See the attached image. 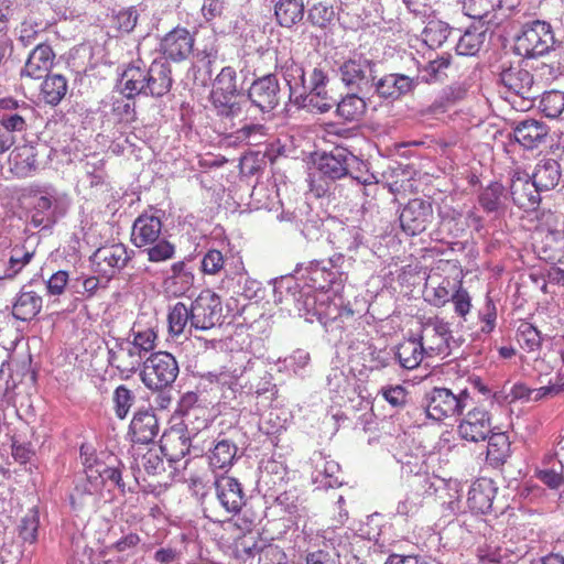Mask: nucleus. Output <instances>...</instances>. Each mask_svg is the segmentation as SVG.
Instances as JSON below:
<instances>
[{
  "label": "nucleus",
  "mask_w": 564,
  "mask_h": 564,
  "mask_svg": "<svg viewBox=\"0 0 564 564\" xmlns=\"http://www.w3.org/2000/svg\"><path fill=\"white\" fill-rule=\"evenodd\" d=\"M238 93L237 72L232 66H225L216 76L210 94L212 104L218 117L225 124V130L236 126L235 119H246L243 116L246 102L235 100Z\"/></svg>",
  "instance_id": "1"
},
{
  "label": "nucleus",
  "mask_w": 564,
  "mask_h": 564,
  "mask_svg": "<svg viewBox=\"0 0 564 564\" xmlns=\"http://www.w3.org/2000/svg\"><path fill=\"white\" fill-rule=\"evenodd\" d=\"M473 398L467 389L457 394L448 388L434 387L425 392L422 405L429 419L441 422L447 417L459 415L471 404Z\"/></svg>",
  "instance_id": "2"
},
{
  "label": "nucleus",
  "mask_w": 564,
  "mask_h": 564,
  "mask_svg": "<svg viewBox=\"0 0 564 564\" xmlns=\"http://www.w3.org/2000/svg\"><path fill=\"white\" fill-rule=\"evenodd\" d=\"M555 36L551 24L534 20L527 22L516 37L514 51L518 55L531 58L544 55L554 46Z\"/></svg>",
  "instance_id": "3"
},
{
  "label": "nucleus",
  "mask_w": 564,
  "mask_h": 564,
  "mask_svg": "<svg viewBox=\"0 0 564 564\" xmlns=\"http://www.w3.org/2000/svg\"><path fill=\"white\" fill-rule=\"evenodd\" d=\"M355 162H357V158L352 153L348 152L346 149L336 148L330 153L322 155L318 163V170L324 177L332 181L350 175V177L360 185H377L378 182L373 174H368L367 176H354L349 172V167Z\"/></svg>",
  "instance_id": "4"
},
{
  "label": "nucleus",
  "mask_w": 564,
  "mask_h": 564,
  "mask_svg": "<svg viewBox=\"0 0 564 564\" xmlns=\"http://www.w3.org/2000/svg\"><path fill=\"white\" fill-rule=\"evenodd\" d=\"M178 375V365L174 355H150L144 361L142 379L155 390L172 384Z\"/></svg>",
  "instance_id": "5"
},
{
  "label": "nucleus",
  "mask_w": 564,
  "mask_h": 564,
  "mask_svg": "<svg viewBox=\"0 0 564 564\" xmlns=\"http://www.w3.org/2000/svg\"><path fill=\"white\" fill-rule=\"evenodd\" d=\"M84 477H80L69 496L70 506L75 510H82L98 502L102 494V481L99 474L91 469V465L82 459Z\"/></svg>",
  "instance_id": "6"
},
{
  "label": "nucleus",
  "mask_w": 564,
  "mask_h": 564,
  "mask_svg": "<svg viewBox=\"0 0 564 564\" xmlns=\"http://www.w3.org/2000/svg\"><path fill=\"white\" fill-rule=\"evenodd\" d=\"M194 44V34L185 26L177 25L161 37L159 52L166 61L181 63L192 55Z\"/></svg>",
  "instance_id": "7"
},
{
  "label": "nucleus",
  "mask_w": 564,
  "mask_h": 564,
  "mask_svg": "<svg viewBox=\"0 0 564 564\" xmlns=\"http://www.w3.org/2000/svg\"><path fill=\"white\" fill-rule=\"evenodd\" d=\"M433 220V205L422 198L410 199L400 214L401 228L410 236L424 232Z\"/></svg>",
  "instance_id": "8"
},
{
  "label": "nucleus",
  "mask_w": 564,
  "mask_h": 564,
  "mask_svg": "<svg viewBox=\"0 0 564 564\" xmlns=\"http://www.w3.org/2000/svg\"><path fill=\"white\" fill-rule=\"evenodd\" d=\"M220 297L209 290L202 291L191 305V324L196 329H209L221 317Z\"/></svg>",
  "instance_id": "9"
},
{
  "label": "nucleus",
  "mask_w": 564,
  "mask_h": 564,
  "mask_svg": "<svg viewBox=\"0 0 564 564\" xmlns=\"http://www.w3.org/2000/svg\"><path fill=\"white\" fill-rule=\"evenodd\" d=\"M436 488L427 475H416L410 482V490L405 498L399 501L398 514L402 517L415 516L435 496Z\"/></svg>",
  "instance_id": "10"
},
{
  "label": "nucleus",
  "mask_w": 564,
  "mask_h": 564,
  "mask_svg": "<svg viewBox=\"0 0 564 564\" xmlns=\"http://www.w3.org/2000/svg\"><path fill=\"white\" fill-rule=\"evenodd\" d=\"M491 431V415L484 404L468 410L457 426L460 438L474 443L487 440Z\"/></svg>",
  "instance_id": "11"
},
{
  "label": "nucleus",
  "mask_w": 564,
  "mask_h": 564,
  "mask_svg": "<svg viewBox=\"0 0 564 564\" xmlns=\"http://www.w3.org/2000/svg\"><path fill=\"white\" fill-rule=\"evenodd\" d=\"M129 259L122 243L102 246L90 257L94 271L107 278H112L118 270L124 268Z\"/></svg>",
  "instance_id": "12"
},
{
  "label": "nucleus",
  "mask_w": 564,
  "mask_h": 564,
  "mask_svg": "<svg viewBox=\"0 0 564 564\" xmlns=\"http://www.w3.org/2000/svg\"><path fill=\"white\" fill-rule=\"evenodd\" d=\"M500 82L508 90L525 99H534L541 89L534 76L520 65L502 69Z\"/></svg>",
  "instance_id": "13"
},
{
  "label": "nucleus",
  "mask_w": 564,
  "mask_h": 564,
  "mask_svg": "<svg viewBox=\"0 0 564 564\" xmlns=\"http://www.w3.org/2000/svg\"><path fill=\"white\" fill-rule=\"evenodd\" d=\"M250 101L261 111L273 110L280 101V85L273 74L256 79L249 88Z\"/></svg>",
  "instance_id": "14"
},
{
  "label": "nucleus",
  "mask_w": 564,
  "mask_h": 564,
  "mask_svg": "<svg viewBox=\"0 0 564 564\" xmlns=\"http://www.w3.org/2000/svg\"><path fill=\"white\" fill-rule=\"evenodd\" d=\"M341 82L350 88L362 89L372 85L373 63L367 58H349L339 67Z\"/></svg>",
  "instance_id": "15"
},
{
  "label": "nucleus",
  "mask_w": 564,
  "mask_h": 564,
  "mask_svg": "<svg viewBox=\"0 0 564 564\" xmlns=\"http://www.w3.org/2000/svg\"><path fill=\"white\" fill-rule=\"evenodd\" d=\"M56 54L47 43L37 44L29 54L21 70V77L42 79L54 66Z\"/></svg>",
  "instance_id": "16"
},
{
  "label": "nucleus",
  "mask_w": 564,
  "mask_h": 564,
  "mask_svg": "<svg viewBox=\"0 0 564 564\" xmlns=\"http://www.w3.org/2000/svg\"><path fill=\"white\" fill-rule=\"evenodd\" d=\"M510 195L514 205L530 213L534 210L540 202V191L528 174L516 172L510 184Z\"/></svg>",
  "instance_id": "17"
},
{
  "label": "nucleus",
  "mask_w": 564,
  "mask_h": 564,
  "mask_svg": "<svg viewBox=\"0 0 564 564\" xmlns=\"http://www.w3.org/2000/svg\"><path fill=\"white\" fill-rule=\"evenodd\" d=\"M195 274L192 268L183 260L174 262L170 274L163 280L164 293L170 297L186 295L194 286Z\"/></svg>",
  "instance_id": "18"
},
{
  "label": "nucleus",
  "mask_w": 564,
  "mask_h": 564,
  "mask_svg": "<svg viewBox=\"0 0 564 564\" xmlns=\"http://www.w3.org/2000/svg\"><path fill=\"white\" fill-rule=\"evenodd\" d=\"M29 106L26 102H19L13 98L1 99L0 110V128L4 131L14 135V133H21L26 131L28 122L25 112H28Z\"/></svg>",
  "instance_id": "19"
},
{
  "label": "nucleus",
  "mask_w": 564,
  "mask_h": 564,
  "mask_svg": "<svg viewBox=\"0 0 564 564\" xmlns=\"http://www.w3.org/2000/svg\"><path fill=\"white\" fill-rule=\"evenodd\" d=\"M216 494L221 506L231 513H237L245 505L241 484L231 476H220L215 481Z\"/></svg>",
  "instance_id": "20"
},
{
  "label": "nucleus",
  "mask_w": 564,
  "mask_h": 564,
  "mask_svg": "<svg viewBox=\"0 0 564 564\" xmlns=\"http://www.w3.org/2000/svg\"><path fill=\"white\" fill-rule=\"evenodd\" d=\"M173 85L172 69L166 62L154 59L148 67L145 96L163 97Z\"/></svg>",
  "instance_id": "21"
},
{
  "label": "nucleus",
  "mask_w": 564,
  "mask_h": 564,
  "mask_svg": "<svg viewBox=\"0 0 564 564\" xmlns=\"http://www.w3.org/2000/svg\"><path fill=\"white\" fill-rule=\"evenodd\" d=\"M161 232V219L153 215L142 214L133 223L131 241L137 248L147 247L160 239Z\"/></svg>",
  "instance_id": "22"
},
{
  "label": "nucleus",
  "mask_w": 564,
  "mask_h": 564,
  "mask_svg": "<svg viewBox=\"0 0 564 564\" xmlns=\"http://www.w3.org/2000/svg\"><path fill=\"white\" fill-rule=\"evenodd\" d=\"M496 492L497 488L491 479H477L468 491L467 503L469 509L475 513L486 514L490 512Z\"/></svg>",
  "instance_id": "23"
},
{
  "label": "nucleus",
  "mask_w": 564,
  "mask_h": 564,
  "mask_svg": "<svg viewBox=\"0 0 564 564\" xmlns=\"http://www.w3.org/2000/svg\"><path fill=\"white\" fill-rule=\"evenodd\" d=\"M191 440L182 429L171 427L160 440V451L169 462H178L189 453Z\"/></svg>",
  "instance_id": "24"
},
{
  "label": "nucleus",
  "mask_w": 564,
  "mask_h": 564,
  "mask_svg": "<svg viewBox=\"0 0 564 564\" xmlns=\"http://www.w3.org/2000/svg\"><path fill=\"white\" fill-rule=\"evenodd\" d=\"M159 433V424L154 412L138 411L130 423L129 434L134 443L149 444Z\"/></svg>",
  "instance_id": "25"
},
{
  "label": "nucleus",
  "mask_w": 564,
  "mask_h": 564,
  "mask_svg": "<svg viewBox=\"0 0 564 564\" xmlns=\"http://www.w3.org/2000/svg\"><path fill=\"white\" fill-rule=\"evenodd\" d=\"M547 134V126L534 119L521 121L513 130L516 141L529 150L535 149L543 143Z\"/></svg>",
  "instance_id": "26"
},
{
  "label": "nucleus",
  "mask_w": 564,
  "mask_h": 564,
  "mask_svg": "<svg viewBox=\"0 0 564 564\" xmlns=\"http://www.w3.org/2000/svg\"><path fill=\"white\" fill-rule=\"evenodd\" d=\"M275 68L281 73L289 86L290 96L300 93V89L305 86V69L292 56L278 54L275 57Z\"/></svg>",
  "instance_id": "27"
},
{
  "label": "nucleus",
  "mask_w": 564,
  "mask_h": 564,
  "mask_svg": "<svg viewBox=\"0 0 564 564\" xmlns=\"http://www.w3.org/2000/svg\"><path fill=\"white\" fill-rule=\"evenodd\" d=\"M80 458L85 459L87 464H90L91 469L96 470L99 474V478L102 481V487L105 486V481L108 479L116 484L118 488L122 491L124 490V484L122 482L121 469L113 465H108L105 460L100 459L96 452L85 445L80 447Z\"/></svg>",
  "instance_id": "28"
},
{
  "label": "nucleus",
  "mask_w": 564,
  "mask_h": 564,
  "mask_svg": "<svg viewBox=\"0 0 564 564\" xmlns=\"http://www.w3.org/2000/svg\"><path fill=\"white\" fill-rule=\"evenodd\" d=\"M80 458L85 459L87 464H90L91 469L96 470L99 474V478L102 481V487L105 486V481L108 479L116 484L118 488L122 491L124 490V484L122 482L121 469L113 465H108L105 460L100 459L96 452L85 445L80 447Z\"/></svg>",
  "instance_id": "29"
},
{
  "label": "nucleus",
  "mask_w": 564,
  "mask_h": 564,
  "mask_svg": "<svg viewBox=\"0 0 564 564\" xmlns=\"http://www.w3.org/2000/svg\"><path fill=\"white\" fill-rule=\"evenodd\" d=\"M564 362V355H531V358H521V368L525 376L538 378L550 376Z\"/></svg>",
  "instance_id": "30"
},
{
  "label": "nucleus",
  "mask_w": 564,
  "mask_h": 564,
  "mask_svg": "<svg viewBox=\"0 0 564 564\" xmlns=\"http://www.w3.org/2000/svg\"><path fill=\"white\" fill-rule=\"evenodd\" d=\"M148 68L141 59L131 62L121 75L123 90L128 97L134 98L137 95L145 94V80Z\"/></svg>",
  "instance_id": "31"
},
{
  "label": "nucleus",
  "mask_w": 564,
  "mask_h": 564,
  "mask_svg": "<svg viewBox=\"0 0 564 564\" xmlns=\"http://www.w3.org/2000/svg\"><path fill=\"white\" fill-rule=\"evenodd\" d=\"M305 13L303 0H278L274 4L276 23L282 28H292L299 24Z\"/></svg>",
  "instance_id": "32"
},
{
  "label": "nucleus",
  "mask_w": 564,
  "mask_h": 564,
  "mask_svg": "<svg viewBox=\"0 0 564 564\" xmlns=\"http://www.w3.org/2000/svg\"><path fill=\"white\" fill-rule=\"evenodd\" d=\"M42 306L41 295L34 291L22 290L13 303L12 314L17 319L31 321L41 312Z\"/></svg>",
  "instance_id": "33"
},
{
  "label": "nucleus",
  "mask_w": 564,
  "mask_h": 564,
  "mask_svg": "<svg viewBox=\"0 0 564 564\" xmlns=\"http://www.w3.org/2000/svg\"><path fill=\"white\" fill-rule=\"evenodd\" d=\"M561 178V169L557 161L547 159L539 162L532 175V182L540 192L554 188Z\"/></svg>",
  "instance_id": "34"
},
{
  "label": "nucleus",
  "mask_w": 564,
  "mask_h": 564,
  "mask_svg": "<svg viewBox=\"0 0 564 564\" xmlns=\"http://www.w3.org/2000/svg\"><path fill=\"white\" fill-rule=\"evenodd\" d=\"M377 93L383 98L397 99L413 88V80L404 75L389 74L376 84Z\"/></svg>",
  "instance_id": "35"
},
{
  "label": "nucleus",
  "mask_w": 564,
  "mask_h": 564,
  "mask_svg": "<svg viewBox=\"0 0 564 564\" xmlns=\"http://www.w3.org/2000/svg\"><path fill=\"white\" fill-rule=\"evenodd\" d=\"M539 254L545 261L563 263L564 259V231L546 234L540 240Z\"/></svg>",
  "instance_id": "36"
},
{
  "label": "nucleus",
  "mask_w": 564,
  "mask_h": 564,
  "mask_svg": "<svg viewBox=\"0 0 564 564\" xmlns=\"http://www.w3.org/2000/svg\"><path fill=\"white\" fill-rule=\"evenodd\" d=\"M529 220L533 223V229L541 238L546 234H555L562 231L560 216L550 209L531 210L529 213Z\"/></svg>",
  "instance_id": "37"
},
{
  "label": "nucleus",
  "mask_w": 564,
  "mask_h": 564,
  "mask_svg": "<svg viewBox=\"0 0 564 564\" xmlns=\"http://www.w3.org/2000/svg\"><path fill=\"white\" fill-rule=\"evenodd\" d=\"M501 7V0H465L463 9L471 19L492 23L495 12Z\"/></svg>",
  "instance_id": "38"
},
{
  "label": "nucleus",
  "mask_w": 564,
  "mask_h": 564,
  "mask_svg": "<svg viewBox=\"0 0 564 564\" xmlns=\"http://www.w3.org/2000/svg\"><path fill=\"white\" fill-rule=\"evenodd\" d=\"M67 93V80L63 75H46L41 87L43 100L52 106H56Z\"/></svg>",
  "instance_id": "39"
},
{
  "label": "nucleus",
  "mask_w": 564,
  "mask_h": 564,
  "mask_svg": "<svg viewBox=\"0 0 564 564\" xmlns=\"http://www.w3.org/2000/svg\"><path fill=\"white\" fill-rule=\"evenodd\" d=\"M505 198V186L491 182L479 193L478 203L486 213H496L503 207Z\"/></svg>",
  "instance_id": "40"
},
{
  "label": "nucleus",
  "mask_w": 564,
  "mask_h": 564,
  "mask_svg": "<svg viewBox=\"0 0 564 564\" xmlns=\"http://www.w3.org/2000/svg\"><path fill=\"white\" fill-rule=\"evenodd\" d=\"M486 39V30L476 26L468 28L456 44V52L463 56L476 55Z\"/></svg>",
  "instance_id": "41"
},
{
  "label": "nucleus",
  "mask_w": 564,
  "mask_h": 564,
  "mask_svg": "<svg viewBox=\"0 0 564 564\" xmlns=\"http://www.w3.org/2000/svg\"><path fill=\"white\" fill-rule=\"evenodd\" d=\"M366 101L356 94L345 96L337 102L336 112L346 121H358L366 112Z\"/></svg>",
  "instance_id": "42"
},
{
  "label": "nucleus",
  "mask_w": 564,
  "mask_h": 564,
  "mask_svg": "<svg viewBox=\"0 0 564 564\" xmlns=\"http://www.w3.org/2000/svg\"><path fill=\"white\" fill-rule=\"evenodd\" d=\"M451 54L437 56L419 70V77L425 83L442 80L447 76V69L451 67Z\"/></svg>",
  "instance_id": "43"
},
{
  "label": "nucleus",
  "mask_w": 564,
  "mask_h": 564,
  "mask_svg": "<svg viewBox=\"0 0 564 564\" xmlns=\"http://www.w3.org/2000/svg\"><path fill=\"white\" fill-rule=\"evenodd\" d=\"M557 389L553 384L552 379L547 380V386L531 389L524 383H516L510 392L511 400L539 401L546 395H553Z\"/></svg>",
  "instance_id": "44"
},
{
  "label": "nucleus",
  "mask_w": 564,
  "mask_h": 564,
  "mask_svg": "<svg viewBox=\"0 0 564 564\" xmlns=\"http://www.w3.org/2000/svg\"><path fill=\"white\" fill-rule=\"evenodd\" d=\"M487 446V458L494 464L506 462L510 453V441L506 433H490Z\"/></svg>",
  "instance_id": "45"
},
{
  "label": "nucleus",
  "mask_w": 564,
  "mask_h": 564,
  "mask_svg": "<svg viewBox=\"0 0 564 564\" xmlns=\"http://www.w3.org/2000/svg\"><path fill=\"white\" fill-rule=\"evenodd\" d=\"M237 453V446L228 441V440H221L219 441L214 449L212 451V454L209 456V464L214 468H225L229 465H231L235 456Z\"/></svg>",
  "instance_id": "46"
},
{
  "label": "nucleus",
  "mask_w": 564,
  "mask_h": 564,
  "mask_svg": "<svg viewBox=\"0 0 564 564\" xmlns=\"http://www.w3.org/2000/svg\"><path fill=\"white\" fill-rule=\"evenodd\" d=\"M451 34V28L443 21H430L423 31V41L431 48L442 46Z\"/></svg>",
  "instance_id": "47"
},
{
  "label": "nucleus",
  "mask_w": 564,
  "mask_h": 564,
  "mask_svg": "<svg viewBox=\"0 0 564 564\" xmlns=\"http://www.w3.org/2000/svg\"><path fill=\"white\" fill-rule=\"evenodd\" d=\"M517 341L522 349L535 351L541 348V333L531 323L523 322L517 330Z\"/></svg>",
  "instance_id": "48"
},
{
  "label": "nucleus",
  "mask_w": 564,
  "mask_h": 564,
  "mask_svg": "<svg viewBox=\"0 0 564 564\" xmlns=\"http://www.w3.org/2000/svg\"><path fill=\"white\" fill-rule=\"evenodd\" d=\"M34 257V251H28L23 248H13L12 254L9 259L8 267L0 274V280L2 279H13L22 269L31 262Z\"/></svg>",
  "instance_id": "49"
},
{
  "label": "nucleus",
  "mask_w": 564,
  "mask_h": 564,
  "mask_svg": "<svg viewBox=\"0 0 564 564\" xmlns=\"http://www.w3.org/2000/svg\"><path fill=\"white\" fill-rule=\"evenodd\" d=\"M540 109L549 118H557L564 111V93L561 90L545 91L540 100Z\"/></svg>",
  "instance_id": "50"
},
{
  "label": "nucleus",
  "mask_w": 564,
  "mask_h": 564,
  "mask_svg": "<svg viewBox=\"0 0 564 564\" xmlns=\"http://www.w3.org/2000/svg\"><path fill=\"white\" fill-rule=\"evenodd\" d=\"M327 387L333 398L349 399L352 391L350 379L339 369H334L327 378Z\"/></svg>",
  "instance_id": "51"
},
{
  "label": "nucleus",
  "mask_w": 564,
  "mask_h": 564,
  "mask_svg": "<svg viewBox=\"0 0 564 564\" xmlns=\"http://www.w3.org/2000/svg\"><path fill=\"white\" fill-rule=\"evenodd\" d=\"M167 321L170 333L173 335L182 334L188 321H191V308L184 303H176L169 313Z\"/></svg>",
  "instance_id": "52"
},
{
  "label": "nucleus",
  "mask_w": 564,
  "mask_h": 564,
  "mask_svg": "<svg viewBox=\"0 0 564 564\" xmlns=\"http://www.w3.org/2000/svg\"><path fill=\"white\" fill-rule=\"evenodd\" d=\"M145 249L150 262H164L171 260L175 254V246L166 239H158Z\"/></svg>",
  "instance_id": "53"
},
{
  "label": "nucleus",
  "mask_w": 564,
  "mask_h": 564,
  "mask_svg": "<svg viewBox=\"0 0 564 564\" xmlns=\"http://www.w3.org/2000/svg\"><path fill=\"white\" fill-rule=\"evenodd\" d=\"M133 98L126 97L116 99L112 104V115L120 123H132L137 120L135 104Z\"/></svg>",
  "instance_id": "54"
},
{
  "label": "nucleus",
  "mask_w": 564,
  "mask_h": 564,
  "mask_svg": "<svg viewBox=\"0 0 564 564\" xmlns=\"http://www.w3.org/2000/svg\"><path fill=\"white\" fill-rule=\"evenodd\" d=\"M304 95L306 96L308 106L321 113L329 111L334 105H336V100L328 95L326 86H322L318 90H308Z\"/></svg>",
  "instance_id": "55"
},
{
  "label": "nucleus",
  "mask_w": 564,
  "mask_h": 564,
  "mask_svg": "<svg viewBox=\"0 0 564 564\" xmlns=\"http://www.w3.org/2000/svg\"><path fill=\"white\" fill-rule=\"evenodd\" d=\"M108 362L117 368L121 376L129 377L141 364V355H109Z\"/></svg>",
  "instance_id": "56"
},
{
  "label": "nucleus",
  "mask_w": 564,
  "mask_h": 564,
  "mask_svg": "<svg viewBox=\"0 0 564 564\" xmlns=\"http://www.w3.org/2000/svg\"><path fill=\"white\" fill-rule=\"evenodd\" d=\"M134 402V395L126 386H119L113 392L116 415L123 420Z\"/></svg>",
  "instance_id": "57"
},
{
  "label": "nucleus",
  "mask_w": 564,
  "mask_h": 564,
  "mask_svg": "<svg viewBox=\"0 0 564 564\" xmlns=\"http://www.w3.org/2000/svg\"><path fill=\"white\" fill-rule=\"evenodd\" d=\"M334 15L333 7L325 2H317L308 10V20L318 28H326L334 19Z\"/></svg>",
  "instance_id": "58"
},
{
  "label": "nucleus",
  "mask_w": 564,
  "mask_h": 564,
  "mask_svg": "<svg viewBox=\"0 0 564 564\" xmlns=\"http://www.w3.org/2000/svg\"><path fill=\"white\" fill-rule=\"evenodd\" d=\"M225 265V258L217 249L208 250L200 262L202 272L207 275L218 274Z\"/></svg>",
  "instance_id": "59"
},
{
  "label": "nucleus",
  "mask_w": 564,
  "mask_h": 564,
  "mask_svg": "<svg viewBox=\"0 0 564 564\" xmlns=\"http://www.w3.org/2000/svg\"><path fill=\"white\" fill-rule=\"evenodd\" d=\"M328 76L326 65L323 63L317 64L310 73L308 80L305 79V86L300 89V96H303L308 90H318L322 86H327Z\"/></svg>",
  "instance_id": "60"
},
{
  "label": "nucleus",
  "mask_w": 564,
  "mask_h": 564,
  "mask_svg": "<svg viewBox=\"0 0 564 564\" xmlns=\"http://www.w3.org/2000/svg\"><path fill=\"white\" fill-rule=\"evenodd\" d=\"M39 523V513L35 510H31L22 519L19 533L24 542L33 543L36 541Z\"/></svg>",
  "instance_id": "61"
},
{
  "label": "nucleus",
  "mask_w": 564,
  "mask_h": 564,
  "mask_svg": "<svg viewBox=\"0 0 564 564\" xmlns=\"http://www.w3.org/2000/svg\"><path fill=\"white\" fill-rule=\"evenodd\" d=\"M380 394L382 398L394 408H403L408 402V390L401 386H387L381 388Z\"/></svg>",
  "instance_id": "62"
},
{
  "label": "nucleus",
  "mask_w": 564,
  "mask_h": 564,
  "mask_svg": "<svg viewBox=\"0 0 564 564\" xmlns=\"http://www.w3.org/2000/svg\"><path fill=\"white\" fill-rule=\"evenodd\" d=\"M263 546H259L258 541L253 536H242L235 543V554L238 558L247 561L254 555H260V550Z\"/></svg>",
  "instance_id": "63"
},
{
  "label": "nucleus",
  "mask_w": 564,
  "mask_h": 564,
  "mask_svg": "<svg viewBox=\"0 0 564 564\" xmlns=\"http://www.w3.org/2000/svg\"><path fill=\"white\" fill-rule=\"evenodd\" d=\"M259 564H288V555L282 547L275 544L264 545L260 550Z\"/></svg>",
  "instance_id": "64"
}]
</instances>
